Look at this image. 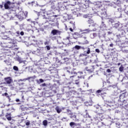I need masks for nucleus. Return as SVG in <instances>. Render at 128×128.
Wrapping results in <instances>:
<instances>
[{
  "label": "nucleus",
  "mask_w": 128,
  "mask_h": 128,
  "mask_svg": "<svg viewBox=\"0 0 128 128\" xmlns=\"http://www.w3.org/2000/svg\"><path fill=\"white\" fill-rule=\"evenodd\" d=\"M2 96H6V98H10V96H8V93L6 92L3 94Z\"/></svg>",
  "instance_id": "28"
},
{
  "label": "nucleus",
  "mask_w": 128,
  "mask_h": 128,
  "mask_svg": "<svg viewBox=\"0 0 128 128\" xmlns=\"http://www.w3.org/2000/svg\"><path fill=\"white\" fill-rule=\"evenodd\" d=\"M87 22L89 24H92L93 26H94V24H94V20L92 18H89Z\"/></svg>",
  "instance_id": "15"
},
{
  "label": "nucleus",
  "mask_w": 128,
  "mask_h": 128,
  "mask_svg": "<svg viewBox=\"0 0 128 128\" xmlns=\"http://www.w3.org/2000/svg\"><path fill=\"white\" fill-rule=\"evenodd\" d=\"M95 8H98V6H95Z\"/></svg>",
  "instance_id": "57"
},
{
  "label": "nucleus",
  "mask_w": 128,
  "mask_h": 128,
  "mask_svg": "<svg viewBox=\"0 0 128 128\" xmlns=\"http://www.w3.org/2000/svg\"><path fill=\"white\" fill-rule=\"evenodd\" d=\"M80 50H83L84 54H90V48L81 46Z\"/></svg>",
  "instance_id": "8"
},
{
  "label": "nucleus",
  "mask_w": 128,
  "mask_h": 128,
  "mask_svg": "<svg viewBox=\"0 0 128 128\" xmlns=\"http://www.w3.org/2000/svg\"><path fill=\"white\" fill-rule=\"evenodd\" d=\"M106 90V89L104 88H102L100 90H98L96 92L97 94H100V92H104Z\"/></svg>",
  "instance_id": "20"
},
{
  "label": "nucleus",
  "mask_w": 128,
  "mask_h": 128,
  "mask_svg": "<svg viewBox=\"0 0 128 128\" xmlns=\"http://www.w3.org/2000/svg\"><path fill=\"white\" fill-rule=\"evenodd\" d=\"M16 60L17 62H18L19 64H22V62H24L22 58L20 56H18V58H16Z\"/></svg>",
  "instance_id": "16"
},
{
  "label": "nucleus",
  "mask_w": 128,
  "mask_h": 128,
  "mask_svg": "<svg viewBox=\"0 0 128 128\" xmlns=\"http://www.w3.org/2000/svg\"><path fill=\"white\" fill-rule=\"evenodd\" d=\"M118 66H120V62L118 63Z\"/></svg>",
  "instance_id": "58"
},
{
  "label": "nucleus",
  "mask_w": 128,
  "mask_h": 128,
  "mask_svg": "<svg viewBox=\"0 0 128 128\" xmlns=\"http://www.w3.org/2000/svg\"><path fill=\"white\" fill-rule=\"evenodd\" d=\"M79 38H83L84 40V44H89L88 40H86V32L82 33L80 35Z\"/></svg>",
  "instance_id": "5"
},
{
  "label": "nucleus",
  "mask_w": 128,
  "mask_h": 128,
  "mask_svg": "<svg viewBox=\"0 0 128 128\" xmlns=\"http://www.w3.org/2000/svg\"><path fill=\"white\" fill-rule=\"evenodd\" d=\"M12 2H10V1H6V2H5L4 4V8H5V10H10V6H12Z\"/></svg>",
  "instance_id": "9"
},
{
  "label": "nucleus",
  "mask_w": 128,
  "mask_h": 128,
  "mask_svg": "<svg viewBox=\"0 0 128 128\" xmlns=\"http://www.w3.org/2000/svg\"><path fill=\"white\" fill-rule=\"evenodd\" d=\"M51 34H52L53 36H56V34H60V31L54 29L52 30V31L51 32Z\"/></svg>",
  "instance_id": "13"
},
{
  "label": "nucleus",
  "mask_w": 128,
  "mask_h": 128,
  "mask_svg": "<svg viewBox=\"0 0 128 128\" xmlns=\"http://www.w3.org/2000/svg\"><path fill=\"white\" fill-rule=\"evenodd\" d=\"M96 52H98V54H100V50L98 48L96 49Z\"/></svg>",
  "instance_id": "40"
},
{
  "label": "nucleus",
  "mask_w": 128,
  "mask_h": 128,
  "mask_svg": "<svg viewBox=\"0 0 128 128\" xmlns=\"http://www.w3.org/2000/svg\"><path fill=\"white\" fill-rule=\"evenodd\" d=\"M8 92V88H6L4 85H2V83L0 84V94H2V92Z\"/></svg>",
  "instance_id": "12"
},
{
  "label": "nucleus",
  "mask_w": 128,
  "mask_h": 128,
  "mask_svg": "<svg viewBox=\"0 0 128 128\" xmlns=\"http://www.w3.org/2000/svg\"><path fill=\"white\" fill-rule=\"evenodd\" d=\"M74 21H70V23L72 24V28L73 30H74L76 28V26L74 24Z\"/></svg>",
  "instance_id": "21"
},
{
  "label": "nucleus",
  "mask_w": 128,
  "mask_h": 128,
  "mask_svg": "<svg viewBox=\"0 0 128 128\" xmlns=\"http://www.w3.org/2000/svg\"><path fill=\"white\" fill-rule=\"evenodd\" d=\"M0 7L1 8H4V6L2 5H0Z\"/></svg>",
  "instance_id": "55"
},
{
  "label": "nucleus",
  "mask_w": 128,
  "mask_h": 128,
  "mask_svg": "<svg viewBox=\"0 0 128 128\" xmlns=\"http://www.w3.org/2000/svg\"><path fill=\"white\" fill-rule=\"evenodd\" d=\"M71 92L72 94H76V91H74V90L71 91Z\"/></svg>",
  "instance_id": "44"
},
{
  "label": "nucleus",
  "mask_w": 128,
  "mask_h": 128,
  "mask_svg": "<svg viewBox=\"0 0 128 128\" xmlns=\"http://www.w3.org/2000/svg\"><path fill=\"white\" fill-rule=\"evenodd\" d=\"M80 84V82H76V84Z\"/></svg>",
  "instance_id": "59"
},
{
  "label": "nucleus",
  "mask_w": 128,
  "mask_h": 128,
  "mask_svg": "<svg viewBox=\"0 0 128 128\" xmlns=\"http://www.w3.org/2000/svg\"><path fill=\"white\" fill-rule=\"evenodd\" d=\"M101 26L102 28H106V24H104V22H102Z\"/></svg>",
  "instance_id": "33"
},
{
  "label": "nucleus",
  "mask_w": 128,
  "mask_h": 128,
  "mask_svg": "<svg viewBox=\"0 0 128 128\" xmlns=\"http://www.w3.org/2000/svg\"><path fill=\"white\" fill-rule=\"evenodd\" d=\"M120 100H118V102H120V100H122V98H126V94L123 93L122 94H121L120 96Z\"/></svg>",
  "instance_id": "17"
},
{
  "label": "nucleus",
  "mask_w": 128,
  "mask_h": 128,
  "mask_svg": "<svg viewBox=\"0 0 128 128\" xmlns=\"http://www.w3.org/2000/svg\"><path fill=\"white\" fill-rule=\"evenodd\" d=\"M88 56V54H86V53L82 54L79 56V58L82 60V58H84V56Z\"/></svg>",
  "instance_id": "24"
},
{
  "label": "nucleus",
  "mask_w": 128,
  "mask_h": 128,
  "mask_svg": "<svg viewBox=\"0 0 128 128\" xmlns=\"http://www.w3.org/2000/svg\"><path fill=\"white\" fill-rule=\"evenodd\" d=\"M73 2H72V4H74V6H76V0H72ZM78 4H81V6H82V8H86L88 7L86 6V5L84 3H82V0H76Z\"/></svg>",
  "instance_id": "6"
},
{
  "label": "nucleus",
  "mask_w": 128,
  "mask_h": 128,
  "mask_svg": "<svg viewBox=\"0 0 128 128\" xmlns=\"http://www.w3.org/2000/svg\"><path fill=\"white\" fill-rule=\"evenodd\" d=\"M30 78H28V80H30Z\"/></svg>",
  "instance_id": "60"
},
{
  "label": "nucleus",
  "mask_w": 128,
  "mask_h": 128,
  "mask_svg": "<svg viewBox=\"0 0 128 128\" xmlns=\"http://www.w3.org/2000/svg\"><path fill=\"white\" fill-rule=\"evenodd\" d=\"M16 102H20V99H16Z\"/></svg>",
  "instance_id": "51"
},
{
  "label": "nucleus",
  "mask_w": 128,
  "mask_h": 128,
  "mask_svg": "<svg viewBox=\"0 0 128 128\" xmlns=\"http://www.w3.org/2000/svg\"><path fill=\"white\" fill-rule=\"evenodd\" d=\"M120 72H124V66H121L119 68Z\"/></svg>",
  "instance_id": "32"
},
{
  "label": "nucleus",
  "mask_w": 128,
  "mask_h": 128,
  "mask_svg": "<svg viewBox=\"0 0 128 128\" xmlns=\"http://www.w3.org/2000/svg\"><path fill=\"white\" fill-rule=\"evenodd\" d=\"M62 2L58 3V8H66V6L64 5V4H68L69 6H74V3H72L74 0H61Z\"/></svg>",
  "instance_id": "3"
},
{
  "label": "nucleus",
  "mask_w": 128,
  "mask_h": 128,
  "mask_svg": "<svg viewBox=\"0 0 128 128\" xmlns=\"http://www.w3.org/2000/svg\"><path fill=\"white\" fill-rule=\"evenodd\" d=\"M74 84L70 83V85L68 86V88L70 90V88H74Z\"/></svg>",
  "instance_id": "22"
},
{
  "label": "nucleus",
  "mask_w": 128,
  "mask_h": 128,
  "mask_svg": "<svg viewBox=\"0 0 128 128\" xmlns=\"http://www.w3.org/2000/svg\"><path fill=\"white\" fill-rule=\"evenodd\" d=\"M26 126H30V121H27L26 122Z\"/></svg>",
  "instance_id": "37"
},
{
  "label": "nucleus",
  "mask_w": 128,
  "mask_h": 128,
  "mask_svg": "<svg viewBox=\"0 0 128 128\" xmlns=\"http://www.w3.org/2000/svg\"><path fill=\"white\" fill-rule=\"evenodd\" d=\"M56 62L58 64H62L66 62H68L70 60V58H64V53L60 54L58 52L56 53Z\"/></svg>",
  "instance_id": "2"
},
{
  "label": "nucleus",
  "mask_w": 128,
  "mask_h": 128,
  "mask_svg": "<svg viewBox=\"0 0 128 128\" xmlns=\"http://www.w3.org/2000/svg\"><path fill=\"white\" fill-rule=\"evenodd\" d=\"M8 84V86L10 88L11 90H14V84L11 82L10 84Z\"/></svg>",
  "instance_id": "23"
},
{
  "label": "nucleus",
  "mask_w": 128,
  "mask_h": 128,
  "mask_svg": "<svg viewBox=\"0 0 128 128\" xmlns=\"http://www.w3.org/2000/svg\"><path fill=\"white\" fill-rule=\"evenodd\" d=\"M50 44V42H48V41L44 42V44H45V46H46L47 44Z\"/></svg>",
  "instance_id": "42"
},
{
  "label": "nucleus",
  "mask_w": 128,
  "mask_h": 128,
  "mask_svg": "<svg viewBox=\"0 0 128 128\" xmlns=\"http://www.w3.org/2000/svg\"><path fill=\"white\" fill-rule=\"evenodd\" d=\"M64 50V52H66V50Z\"/></svg>",
  "instance_id": "63"
},
{
  "label": "nucleus",
  "mask_w": 128,
  "mask_h": 128,
  "mask_svg": "<svg viewBox=\"0 0 128 128\" xmlns=\"http://www.w3.org/2000/svg\"><path fill=\"white\" fill-rule=\"evenodd\" d=\"M46 86V83H44L43 84H41V86Z\"/></svg>",
  "instance_id": "43"
},
{
  "label": "nucleus",
  "mask_w": 128,
  "mask_h": 128,
  "mask_svg": "<svg viewBox=\"0 0 128 128\" xmlns=\"http://www.w3.org/2000/svg\"><path fill=\"white\" fill-rule=\"evenodd\" d=\"M6 118L8 120H12V114L10 113H6Z\"/></svg>",
  "instance_id": "14"
},
{
  "label": "nucleus",
  "mask_w": 128,
  "mask_h": 128,
  "mask_svg": "<svg viewBox=\"0 0 128 128\" xmlns=\"http://www.w3.org/2000/svg\"><path fill=\"white\" fill-rule=\"evenodd\" d=\"M66 40H68V42H70V37H67Z\"/></svg>",
  "instance_id": "46"
},
{
  "label": "nucleus",
  "mask_w": 128,
  "mask_h": 128,
  "mask_svg": "<svg viewBox=\"0 0 128 128\" xmlns=\"http://www.w3.org/2000/svg\"><path fill=\"white\" fill-rule=\"evenodd\" d=\"M13 70H16V72H18V68L16 66H14Z\"/></svg>",
  "instance_id": "30"
},
{
  "label": "nucleus",
  "mask_w": 128,
  "mask_h": 128,
  "mask_svg": "<svg viewBox=\"0 0 128 128\" xmlns=\"http://www.w3.org/2000/svg\"><path fill=\"white\" fill-rule=\"evenodd\" d=\"M35 2L34 1H32L31 2H28V4H32V6H34V4Z\"/></svg>",
  "instance_id": "35"
},
{
  "label": "nucleus",
  "mask_w": 128,
  "mask_h": 128,
  "mask_svg": "<svg viewBox=\"0 0 128 128\" xmlns=\"http://www.w3.org/2000/svg\"><path fill=\"white\" fill-rule=\"evenodd\" d=\"M74 116V118H76V116Z\"/></svg>",
  "instance_id": "62"
},
{
  "label": "nucleus",
  "mask_w": 128,
  "mask_h": 128,
  "mask_svg": "<svg viewBox=\"0 0 128 128\" xmlns=\"http://www.w3.org/2000/svg\"><path fill=\"white\" fill-rule=\"evenodd\" d=\"M70 128H74V126H76V124L74 122H71L70 123Z\"/></svg>",
  "instance_id": "19"
},
{
  "label": "nucleus",
  "mask_w": 128,
  "mask_h": 128,
  "mask_svg": "<svg viewBox=\"0 0 128 128\" xmlns=\"http://www.w3.org/2000/svg\"><path fill=\"white\" fill-rule=\"evenodd\" d=\"M102 94H106V92H103Z\"/></svg>",
  "instance_id": "64"
},
{
  "label": "nucleus",
  "mask_w": 128,
  "mask_h": 128,
  "mask_svg": "<svg viewBox=\"0 0 128 128\" xmlns=\"http://www.w3.org/2000/svg\"><path fill=\"white\" fill-rule=\"evenodd\" d=\"M70 30L72 32H74V30L72 29V28H70Z\"/></svg>",
  "instance_id": "47"
},
{
  "label": "nucleus",
  "mask_w": 128,
  "mask_h": 128,
  "mask_svg": "<svg viewBox=\"0 0 128 128\" xmlns=\"http://www.w3.org/2000/svg\"><path fill=\"white\" fill-rule=\"evenodd\" d=\"M11 34L14 36V35L16 34V32L11 33Z\"/></svg>",
  "instance_id": "53"
},
{
  "label": "nucleus",
  "mask_w": 128,
  "mask_h": 128,
  "mask_svg": "<svg viewBox=\"0 0 128 128\" xmlns=\"http://www.w3.org/2000/svg\"><path fill=\"white\" fill-rule=\"evenodd\" d=\"M53 16H54V18H56L58 16L57 15H53Z\"/></svg>",
  "instance_id": "54"
},
{
  "label": "nucleus",
  "mask_w": 128,
  "mask_h": 128,
  "mask_svg": "<svg viewBox=\"0 0 128 128\" xmlns=\"http://www.w3.org/2000/svg\"><path fill=\"white\" fill-rule=\"evenodd\" d=\"M46 48H47V50H50V46H46Z\"/></svg>",
  "instance_id": "38"
},
{
  "label": "nucleus",
  "mask_w": 128,
  "mask_h": 128,
  "mask_svg": "<svg viewBox=\"0 0 128 128\" xmlns=\"http://www.w3.org/2000/svg\"><path fill=\"white\" fill-rule=\"evenodd\" d=\"M84 32H92V30H90V29H85L84 30Z\"/></svg>",
  "instance_id": "36"
},
{
  "label": "nucleus",
  "mask_w": 128,
  "mask_h": 128,
  "mask_svg": "<svg viewBox=\"0 0 128 128\" xmlns=\"http://www.w3.org/2000/svg\"><path fill=\"white\" fill-rule=\"evenodd\" d=\"M43 13L44 14L43 16L44 18H45L46 20H50V16H51L52 14H50V12H43Z\"/></svg>",
  "instance_id": "11"
},
{
  "label": "nucleus",
  "mask_w": 128,
  "mask_h": 128,
  "mask_svg": "<svg viewBox=\"0 0 128 128\" xmlns=\"http://www.w3.org/2000/svg\"><path fill=\"white\" fill-rule=\"evenodd\" d=\"M50 22H54V16L50 15V19H48Z\"/></svg>",
  "instance_id": "25"
},
{
  "label": "nucleus",
  "mask_w": 128,
  "mask_h": 128,
  "mask_svg": "<svg viewBox=\"0 0 128 128\" xmlns=\"http://www.w3.org/2000/svg\"><path fill=\"white\" fill-rule=\"evenodd\" d=\"M121 128H126V123H123L121 126Z\"/></svg>",
  "instance_id": "31"
},
{
  "label": "nucleus",
  "mask_w": 128,
  "mask_h": 128,
  "mask_svg": "<svg viewBox=\"0 0 128 128\" xmlns=\"http://www.w3.org/2000/svg\"><path fill=\"white\" fill-rule=\"evenodd\" d=\"M40 82H44V80L42 79H40Z\"/></svg>",
  "instance_id": "48"
},
{
  "label": "nucleus",
  "mask_w": 128,
  "mask_h": 128,
  "mask_svg": "<svg viewBox=\"0 0 128 128\" xmlns=\"http://www.w3.org/2000/svg\"><path fill=\"white\" fill-rule=\"evenodd\" d=\"M81 46L78 45H76L74 47V48H75V50H80Z\"/></svg>",
  "instance_id": "27"
},
{
  "label": "nucleus",
  "mask_w": 128,
  "mask_h": 128,
  "mask_svg": "<svg viewBox=\"0 0 128 128\" xmlns=\"http://www.w3.org/2000/svg\"><path fill=\"white\" fill-rule=\"evenodd\" d=\"M92 69L90 70V72H94V66H92Z\"/></svg>",
  "instance_id": "39"
},
{
  "label": "nucleus",
  "mask_w": 128,
  "mask_h": 128,
  "mask_svg": "<svg viewBox=\"0 0 128 128\" xmlns=\"http://www.w3.org/2000/svg\"><path fill=\"white\" fill-rule=\"evenodd\" d=\"M16 34H20V32L18 31V32H16Z\"/></svg>",
  "instance_id": "56"
},
{
  "label": "nucleus",
  "mask_w": 128,
  "mask_h": 128,
  "mask_svg": "<svg viewBox=\"0 0 128 128\" xmlns=\"http://www.w3.org/2000/svg\"><path fill=\"white\" fill-rule=\"evenodd\" d=\"M56 110V112L58 114H60V112H62V110L58 108V106H56L55 108Z\"/></svg>",
  "instance_id": "26"
},
{
  "label": "nucleus",
  "mask_w": 128,
  "mask_h": 128,
  "mask_svg": "<svg viewBox=\"0 0 128 128\" xmlns=\"http://www.w3.org/2000/svg\"><path fill=\"white\" fill-rule=\"evenodd\" d=\"M4 84H12V77H6L4 78Z\"/></svg>",
  "instance_id": "7"
},
{
  "label": "nucleus",
  "mask_w": 128,
  "mask_h": 128,
  "mask_svg": "<svg viewBox=\"0 0 128 128\" xmlns=\"http://www.w3.org/2000/svg\"><path fill=\"white\" fill-rule=\"evenodd\" d=\"M49 4L50 6H51V8H52V10H54V8H56V0H50L49 1Z\"/></svg>",
  "instance_id": "10"
},
{
  "label": "nucleus",
  "mask_w": 128,
  "mask_h": 128,
  "mask_svg": "<svg viewBox=\"0 0 128 128\" xmlns=\"http://www.w3.org/2000/svg\"><path fill=\"white\" fill-rule=\"evenodd\" d=\"M38 50L40 52L44 54V47H40L38 49Z\"/></svg>",
  "instance_id": "18"
},
{
  "label": "nucleus",
  "mask_w": 128,
  "mask_h": 128,
  "mask_svg": "<svg viewBox=\"0 0 128 128\" xmlns=\"http://www.w3.org/2000/svg\"><path fill=\"white\" fill-rule=\"evenodd\" d=\"M110 46L111 48H112V46H114V44L112 43L111 44H110Z\"/></svg>",
  "instance_id": "50"
},
{
  "label": "nucleus",
  "mask_w": 128,
  "mask_h": 128,
  "mask_svg": "<svg viewBox=\"0 0 128 128\" xmlns=\"http://www.w3.org/2000/svg\"><path fill=\"white\" fill-rule=\"evenodd\" d=\"M20 36H24V32H20Z\"/></svg>",
  "instance_id": "45"
},
{
  "label": "nucleus",
  "mask_w": 128,
  "mask_h": 128,
  "mask_svg": "<svg viewBox=\"0 0 128 128\" xmlns=\"http://www.w3.org/2000/svg\"><path fill=\"white\" fill-rule=\"evenodd\" d=\"M106 72H111L110 69H108V70H106Z\"/></svg>",
  "instance_id": "49"
},
{
  "label": "nucleus",
  "mask_w": 128,
  "mask_h": 128,
  "mask_svg": "<svg viewBox=\"0 0 128 128\" xmlns=\"http://www.w3.org/2000/svg\"><path fill=\"white\" fill-rule=\"evenodd\" d=\"M2 40H9L10 42L8 44L4 43L1 44V46L3 50H7L9 54H12V52L10 50V48L13 50H18V47L17 43L16 40L12 39H10V38L6 35H4L2 36Z\"/></svg>",
  "instance_id": "1"
},
{
  "label": "nucleus",
  "mask_w": 128,
  "mask_h": 128,
  "mask_svg": "<svg viewBox=\"0 0 128 128\" xmlns=\"http://www.w3.org/2000/svg\"><path fill=\"white\" fill-rule=\"evenodd\" d=\"M79 90H82V88H80Z\"/></svg>",
  "instance_id": "61"
},
{
  "label": "nucleus",
  "mask_w": 128,
  "mask_h": 128,
  "mask_svg": "<svg viewBox=\"0 0 128 128\" xmlns=\"http://www.w3.org/2000/svg\"><path fill=\"white\" fill-rule=\"evenodd\" d=\"M51 39L52 40H56V36H54L52 37Z\"/></svg>",
  "instance_id": "41"
},
{
  "label": "nucleus",
  "mask_w": 128,
  "mask_h": 128,
  "mask_svg": "<svg viewBox=\"0 0 128 128\" xmlns=\"http://www.w3.org/2000/svg\"><path fill=\"white\" fill-rule=\"evenodd\" d=\"M88 15H84V18H88Z\"/></svg>",
  "instance_id": "52"
},
{
  "label": "nucleus",
  "mask_w": 128,
  "mask_h": 128,
  "mask_svg": "<svg viewBox=\"0 0 128 128\" xmlns=\"http://www.w3.org/2000/svg\"><path fill=\"white\" fill-rule=\"evenodd\" d=\"M19 20H24L28 16V12H20L18 14L16 15Z\"/></svg>",
  "instance_id": "4"
},
{
  "label": "nucleus",
  "mask_w": 128,
  "mask_h": 128,
  "mask_svg": "<svg viewBox=\"0 0 128 128\" xmlns=\"http://www.w3.org/2000/svg\"><path fill=\"white\" fill-rule=\"evenodd\" d=\"M114 54H116V52H110V55L111 56H114Z\"/></svg>",
  "instance_id": "34"
},
{
  "label": "nucleus",
  "mask_w": 128,
  "mask_h": 128,
  "mask_svg": "<svg viewBox=\"0 0 128 128\" xmlns=\"http://www.w3.org/2000/svg\"><path fill=\"white\" fill-rule=\"evenodd\" d=\"M43 124H44V126H48V120H44L43 121Z\"/></svg>",
  "instance_id": "29"
}]
</instances>
